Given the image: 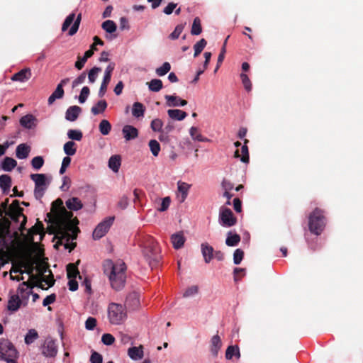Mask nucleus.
Masks as SVG:
<instances>
[{"mask_svg": "<svg viewBox=\"0 0 363 363\" xmlns=\"http://www.w3.org/2000/svg\"><path fill=\"white\" fill-rule=\"evenodd\" d=\"M202 31L201 20L199 17L194 19L191 33L192 35H199Z\"/></svg>", "mask_w": 363, "mask_h": 363, "instance_id": "obj_46", "label": "nucleus"}, {"mask_svg": "<svg viewBox=\"0 0 363 363\" xmlns=\"http://www.w3.org/2000/svg\"><path fill=\"white\" fill-rule=\"evenodd\" d=\"M107 107V102L105 100H101L97 104L92 106L91 111L94 115H98L103 113Z\"/></svg>", "mask_w": 363, "mask_h": 363, "instance_id": "obj_39", "label": "nucleus"}, {"mask_svg": "<svg viewBox=\"0 0 363 363\" xmlns=\"http://www.w3.org/2000/svg\"><path fill=\"white\" fill-rule=\"evenodd\" d=\"M241 238L240 235L237 233H233L232 231H229L227 233V238L225 239V244L229 247L237 246L240 242Z\"/></svg>", "mask_w": 363, "mask_h": 363, "instance_id": "obj_27", "label": "nucleus"}, {"mask_svg": "<svg viewBox=\"0 0 363 363\" xmlns=\"http://www.w3.org/2000/svg\"><path fill=\"white\" fill-rule=\"evenodd\" d=\"M170 69L171 65L169 62H166L163 63V65L161 67L157 68L155 72L157 76L162 77L168 73L170 71Z\"/></svg>", "mask_w": 363, "mask_h": 363, "instance_id": "obj_48", "label": "nucleus"}, {"mask_svg": "<svg viewBox=\"0 0 363 363\" xmlns=\"http://www.w3.org/2000/svg\"><path fill=\"white\" fill-rule=\"evenodd\" d=\"M164 98L167 100V106H184L187 104V101L177 96L165 95Z\"/></svg>", "mask_w": 363, "mask_h": 363, "instance_id": "obj_17", "label": "nucleus"}, {"mask_svg": "<svg viewBox=\"0 0 363 363\" xmlns=\"http://www.w3.org/2000/svg\"><path fill=\"white\" fill-rule=\"evenodd\" d=\"M67 136L71 140L80 141L83 137V135L81 130L71 129L68 130Z\"/></svg>", "mask_w": 363, "mask_h": 363, "instance_id": "obj_50", "label": "nucleus"}, {"mask_svg": "<svg viewBox=\"0 0 363 363\" xmlns=\"http://www.w3.org/2000/svg\"><path fill=\"white\" fill-rule=\"evenodd\" d=\"M129 203V199L127 196L123 195L121 196L119 199V201L117 203V207L121 210L125 209Z\"/></svg>", "mask_w": 363, "mask_h": 363, "instance_id": "obj_59", "label": "nucleus"}, {"mask_svg": "<svg viewBox=\"0 0 363 363\" xmlns=\"http://www.w3.org/2000/svg\"><path fill=\"white\" fill-rule=\"evenodd\" d=\"M65 153L69 157L75 155L77 152L76 143L73 141L67 142L63 147Z\"/></svg>", "mask_w": 363, "mask_h": 363, "instance_id": "obj_41", "label": "nucleus"}, {"mask_svg": "<svg viewBox=\"0 0 363 363\" xmlns=\"http://www.w3.org/2000/svg\"><path fill=\"white\" fill-rule=\"evenodd\" d=\"M178 191L181 194V196L179 197L180 202L182 203L185 201V199L187 197L189 190L191 187V185L183 182H178Z\"/></svg>", "mask_w": 363, "mask_h": 363, "instance_id": "obj_28", "label": "nucleus"}, {"mask_svg": "<svg viewBox=\"0 0 363 363\" xmlns=\"http://www.w3.org/2000/svg\"><path fill=\"white\" fill-rule=\"evenodd\" d=\"M222 347V342L218 335H215L211 340V352L213 357H217L218 351Z\"/></svg>", "mask_w": 363, "mask_h": 363, "instance_id": "obj_22", "label": "nucleus"}, {"mask_svg": "<svg viewBox=\"0 0 363 363\" xmlns=\"http://www.w3.org/2000/svg\"><path fill=\"white\" fill-rule=\"evenodd\" d=\"M80 260H77L76 263H69L67 266V274L68 279H74L77 278L79 276V279H82V277L79 274V272L77 267V265L79 264Z\"/></svg>", "mask_w": 363, "mask_h": 363, "instance_id": "obj_25", "label": "nucleus"}, {"mask_svg": "<svg viewBox=\"0 0 363 363\" xmlns=\"http://www.w3.org/2000/svg\"><path fill=\"white\" fill-rule=\"evenodd\" d=\"M233 356H235L238 359L240 357V349L238 345L228 346L225 351V358L227 359H231Z\"/></svg>", "mask_w": 363, "mask_h": 363, "instance_id": "obj_35", "label": "nucleus"}, {"mask_svg": "<svg viewBox=\"0 0 363 363\" xmlns=\"http://www.w3.org/2000/svg\"><path fill=\"white\" fill-rule=\"evenodd\" d=\"M0 356L6 362L11 361L12 358H17L18 352L9 340L2 339L0 340Z\"/></svg>", "mask_w": 363, "mask_h": 363, "instance_id": "obj_8", "label": "nucleus"}, {"mask_svg": "<svg viewBox=\"0 0 363 363\" xmlns=\"http://www.w3.org/2000/svg\"><path fill=\"white\" fill-rule=\"evenodd\" d=\"M121 164V157L118 155H112L108 160V167L114 172H118Z\"/></svg>", "mask_w": 363, "mask_h": 363, "instance_id": "obj_32", "label": "nucleus"}, {"mask_svg": "<svg viewBox=\"0 0 363 363\" xmlns=\"http://www.w3.org/2000/svg\"><path fill=\"white\" fill-rule=\"evenodd\" d=\"M108 318L111 324L119 325L126 318V311L123 306L111 303L108 307Z\"/></svg>", "mask_w": 363, "mask_h": 363, "instance_id": "obj_5", "label": "nucleus"}, {"mask_svg": "<svg viewBox=\"0 0 363 363\" xmlns=\"http://www.w3.org/2000/svg\"><path fill=\"white\" fill-rule=\"evenodd\" d=\"M325 226V217L324 211L315 208L308 216V228L311 233L319 235L323 231Z\"/></svg>", "mask_w": 363, "mask_h": 363, "instance_id": "obj_4", "label": "nucleus"}, {"mask_svg": "<svg viewBox=\"0 0 363 363\" xmlns=\"http://www.w3.org/2000/svg\"><path fill=\"white\" fill-rule=\"evenodd\" d=\"M91 363H102V355L96 352H93L90 357Z\"/></svg>", "mask_w": 363, "mask_h": 363, "instance_id": "obj_64", "label": "nucleus"}, {"mask_svg": "<svg viewBox=\"0 0 363 363\" xmlns=\"http://www.w3.org/2000/svg\"><path fill=\"white\" fill-rule=\"evenodd\" d=\"M73 213L68 211L65 207L61 208L60 211H56L53 218L54 228L57 230V234L60 235V238H66L67 241L70 239L75 240L78 233L80 232L77 227L79 220L77 218L72 219Z\"/></svg>", "mask_w": 363, "mask_h": 363, "instance_id": "obj_1", "label": "nucleus"}, {"mask_svg": "<svg viewBox=\"0 0 363 363\" xmlns=\"http://www.w3.org/2000/svg\"><path fill=\"white\" fill-rule=\"evenodd\" d=\"M219 223L225 228H230L237 223V218L234 216L233 211L225 207H221L218 218Z\"/></svg>", "mask_w": 363, "mask_h": 363, "instance_id": "obj_9", "label": "nucleus"}, {"mask_svg": "<svg viewBox=\"0 0 363 363\" xmlns=\"http://www.w3.org/2000/svg\"><path fill=\"white\" fill-rule=\"evenodd\" d=\"M125 306L130 310L137 309L140 306L139 294L135 291L130 293L125 298Z\"/></svg>", "mask_w": 363, "mask_h": 363, "instance_id": "obj_14", "label": "nucleus"}, {"mask_svg": "<svg viewBox=\"0 0 363 363\" xmlns=\"http://www.w3.org/2000/svg\"><path fill=\"white\" fill-rule=\"evenodd\" d=\"M149 147L152 154L157 157L160 151V145L156 140H150L149 141Z\"/></svg>", "mask_w": 363, "mask_h": 363, "instance_id": "obj_47", "label": "nucleus"}, {"mask_svg": "<svg viewBox=\"0 0 363 363\" xmlns=\"http://www.w3.org/2000/svg\"><path fill=\"white\" fill-rule=\"evenodd\" d=\"M249 142L248 140L245 139L244 141V145L241 147V154H240L239 150H237L235 152L234 157L236 158H240L241 162L244 163H248L250 160L249 157V151L247 143Z\"/></svg>", "mask_w": 363, "mask_h": 363, "instance_id": "obj_18", "label": "nucleus"}, {"mask_svg": "<svg viewBox=\"0 0 363 363\" xmlns=\"http://www.w3.org/2000/svg\"><path fill=\"white\" fill-rule=\"evenodd\" d=\"M89 93H90L89 88L88 86H84L81 90V93L79 96V101L81 104L84 103L86 101V99L89 95Z\"/></svg>", "mask_w": 363, "mask_h": 363, "instance_id": "obj_56", "label": "nucleus"}, {"mask_svg": "<svg viewBox=\"0 0 363 363\" xmlns=\"http://www.w3.org/2000/svg\"><path fill=\"white\" fill-rule=\"evenodd\" d=\"M28 234L29 236V241L32 243L33 247H36L38 243L34 242L33 235L40 234L42 238L45 235L44 226L42 222L38 221L35 225L29 229Z\"/></svg>", "mask_w": 363, "mask_h": 363, "instance_id": "obj_13", "label": "nucleus"}, {"mask_svg": "<svg viewBox=\"0 0 363 363\" xmlns=\"http://www.w3.org/2000/svg\"><path fill=\"white\" fill-rule=\"evenodd\" d=\"M23 208L20 206V201L18 200H14L9 206V211L6 212V215L16 223L19 222L20 218H23V220L19 227V230L21 232L26 229L27 222V217L23 213Z\"/></svg>", "mask_w": 363, "mask_h": 363, "instance_id": "obj_6", "label": "nucleus"}, {"mask_svg": "<svg viewBox=\"0 0 363 363\" xmlns=\"http://www.w3.org/2000/svg\"><path fill=\"white\" fill-rule=\"evenodd\" d=\"M163 122L160 118L153 119L150 123V128L154 132H160L162 130Z\"/></svg>", "mask_w": 363, "mask_h": 363, "instance_id": "obj_51", "label": "nucleus"}, {"mask_svg": "<svg viewBox=\"0 0 363 363\" xmlns=\"http://www.w3.org/2000/svg\"><path fill=\"white\" fill-rule=\"evenodd\" d=\"M82 19V14L79 13L77 17L75 18V13H70L65 20L62 26V31L65 32L66 31L69 27L72 24V27L70 28L69 30V35H73L75 34L79 27V24Z\"/></svg>", "mask_w": 363, "mask_h": 363, "instance_id": "obj_10", "label": "nucleus"}, {"mask_svg": "<svg viewBox=\"0 0 363 363\" xmlns=\"http://www.w3.org/2000/svg\"><path fill=\"white\" fill-rule=\"evenodd\" d=\"M39 337L38 333L35 329L28 330L27 334L25 336V343L26 345H30L34 342Z\"/></svg>", "mask_w": 363, "mask_h": 363, "instance_id": "obj_40", "label": "nucleus"}, {"mask_svg": "<svg viewBox=\"0 0 363 363\" xmlns=\"http://www.w3.org/2000/svg\"><path fill=\"white\" fill-rule=\"evenodd\" d=\"M199 288L197 286H191L186 289L183 294L184 297H189L198 293Z\"/></svg>", "mask_w": 363, "mask_h": 363, "instance_id": "obj_63", "label": "nucleus"}, {"mask_svg": "<svg viewBox=\"0 0 363 363\" xmlns=\"http://www.w3.org/2000/svg\"><path fill=\"white\" fill-rule=\"evenodd\" d=\"M30 150V147L24 143L20 144L16 147V155L18 159H26L28 157Z\"/></svg>", "mask_w": 363, "mask_h": 363, "instance_id": "obj_29", "label": "nucleus"}, {"mask_svg": "<svg viewBox=\"0 0 363 363\" xmlns=\"http://www.w3.org/2000/svg\"><path fill=\"white\" fill-rule=\"evenodd\" d=\"M23 304V301L21 300L18 294H12L9 296L7 310L11 313L16 312Z\"/></svg>", "mask_w": 363, "mask_h": 363, "instance_id": "obj_15", "label": "nucleus"}, {"mask_svg": "<svg viewBox=\"0 0 363 363\" xmlns=\"http://www.w3.org/2000/svg\"><path fill=\"white\" fill-rule=\"evenodd\" d=\"M30 279L32 282V286H31V288L32 289L35 287V286H38V288H40L41 289L43 290H47L48 288H45L44 286V285L42 284L43 281L42 279L40 278V277L38 275H34V274H31L30 277Z\"/></svg>", "mask_w": 363, "mask_h": 363, "instance_id": "obj_44", "label": "nucleus"}, {"mask_svg": "<svg viewBox=\"0 0 363 363\" xmlns=\"http://www.w3.org/2000/svg\"><path fill=\"white\" fill-rule=\"evenodd\" d=\"M42 354L46 357H54L57 353V347L55 340L46 338L41 347Z\"/></svg>", "mask_w": 363, "mask_h": 363, "instance_id": "obj_12", "label": "nucleus"}, {"mask_svg": "<svg viewBox=\"0 0 363 363\" xmlns=\"http://www.w3.org/2000/svg\"><path fill=\"white\" fill-rule=\"evenodd\" d=\"M30 179L35 182L34 196L36 199L40 200L48 186L46 177L44 174H32Z\"/></svg>", "mask_w": 363, "mask_h": 363, "instance_id": "obj_7", "label": "nucleus"}, {"mask_svg": "<svg viewBox=\"0 0 363 363\" xmlns=\"http://www.w3.org/2000/svg\"><path fill=\"white\" fill-rule=\"evenodd\" d=\"M96 325V319L93 317H89L85 322V328L89 330H92Z\"/></svg>", "mask_w": 363, "mask_h": 363, "instance_id": "obj_62", "label": "nucleus"}, {"mask_svg": "<svg viewBox=\"0 0 363 363\" xmlns=\"http://www.w3.org/2000/svg\"><path fill=\"white\" fill-rule=\"evenodd\" d=\"M32 282L30 279L27 281H23L22 284H21L17 289V294H21L26 293V291H32Z\"/></svg>", "mask_w": 363, "mask_h": 363, "instance_id": "obj_49", "label": "nucleus"}, {"mask_svg": "<svg viewBox=\"0 0 363 363\" xmlns=\"http://www.w3.org/2000/svg\"><path fill=\"white\" fill-rule=\"evenodd\" d=\"M56 301V294H52L48 296H46L43 301V306H48V311H51L52 308L49 306L50 304L53 303Z\"/></svg>", "mask_w": 363, "mask_h": 363, "instance_id": "obj_55", "label": "nucleus"}, {"mask_svg": "<svg viewBox=\"0 0 363 363\" xmlns=\"http://www.w3.org/2000/svg\"><path fill=\"white\" fill-rule=\"evenodd\" d=\"M171 241L174 248L180 249L184 246L185 238L182 232L174 233L171 236Z\"/></svg>", "mask_w": 363, "mask_h": 363, "instance_id": "obj_26", "label": "nucleus"}, {"mask_svg": "<svg viewBox=\"0 0 363 363\" xmlns=\"http://www.w3.org/2000/svg\"><path fill=\"white\" fill-rule=\"evenodd\" d=\"M44 164V160L41 156H36L31 160V165L35 169H40Z\"/></svg>", "mask_w": 363, "mask_h": 363, "instance_id": "obj_53", "label": "nucleus"}, {"mask_svg": "<svg viewBox=\"0 0 363 363\" xmlns=\"http://www.w3.org/2000/svg\"><path fill=\"white\" fill-rule=\"evenodd\" d=\"M128 355L133 360L141 359L143 357V347H132L128 350Z\"/></svg>", "mask_w": 363, "mask_h": 363, "instance_id": "obj_24", "label": "nucleus"}, {"mask_svg": "<svg viewBox=\"0 0 363 363\" xmlns=\"http://www.w3.org/2000/svg\"><path fill=\"white\" fill-rule=\"evenodd\" d=\"M244 257V252L241 249H236L233 253V262L235 264H239Z\"/></svg>", "mask_w": 363, "mask_h": 363, "instance_id": "obj_54", "label": "nucleus"}, {"mask_svg": "<svg viewBox=\"0 0 363 363\" xmlns=\"http://www.w3.org/2000/svg\"><path fill=\"white\" fill-rule=\"evenodd\" d=\"M64 89L61 87L60 85H57L55 90L52 92V94L49 96L48 99V105H52L56 99H62L64 96Z\"/></svg>", "mask_w": 363, "mask_h": 363, "instance_id": "obj_31", "label": "nucleus"}, {"mask_svg": "<svg viewBox=\"0 0 363 363\" xmlns=\"http://www.w3.org/2000/svg\"><path fill=\"white\" fill-rule=\"evenodd\" d=\"M17 165V162L9 157H6L2 162L1 167L4 171L11 172Z\"/></svg>", "mask_w": 363, "mask_h": 363, "instance_id": "obj_36", "label": "nucleus"}, {"mask_svg": "<svg viewBox=\"0 0 363 363\" xmlns=\"http://www.w3.org/2000/svg\"><path fill=\"white\" fill-rule=\"evenodd\" d=\"M115 218L108 217L104 219L102 222L99 223L95 228L92 236L94 240H99L104 237L108 231L109 228L112 225Z\"/></svg>", "mask_w": 363, "mask_h": 363, "instance_id": "obj_11", "label": "nucleus"}, {"mask_svg": "<svg viewBox=\"0 0 363 363\" xmlns=\"http://www.w3.org/2000/svg\"><path fill=\"white\" fill-rule=\"evenodd\" d=\"M37 121L36 118L32 114H27L20 119V124L23 127L31 129L36 125L35 122Z\"/></svg>", "mask_w": 363, "mask_h": 363, "instance_id": "obj_20", "label": "nucleus"}, {"mask_svg": "<svg viewBox=\"0 0 363 363\" xmlns=\"http://www.w3.org/2000/svg\"><path fill=\"white\" fill-rule=\"evenodd\" d=\"M145 106L140 102H135L133 105L132 114L135 118L143 117L145 113Z\"/></svg>", "mask_w": 363, "mask_h": 363, "instance_id": "obj_37", "label": "nucleus"}, {"mask_svg": "<svg viewBox=\"0 0 363 363\" xmlns=\"http://www.w3.org/2000/svg\"><path fill=\"white\" fill-rule=\"evenodd\" d=\"M110 82H111L110 78L104 77L102 83L101 84V86H100V89L99 91V94H98L99 97L101 98L105 95L106 90H107L108 85Z\"/></svg>", "mask_w": 363, "mask_h": 363, "instance_id": "obj_52", "label": "nucleus"}, {"mask_svg": "<svg viewBox=\"0 0 363 363\" xmlns=\"http://www.w3.org/2000/svg\"><path fill=\"white\" fill-rule=\"evenodd\" d=\"M100 133L104 135L109 134L111 130V125L107 120H102L99 125Z\"/></svg>", "mask_w": 363, "mask_h": 363, "instance_id": "obj_43", "label": "nucleus"}, {"mask_svg": "<svg viewBox=\"0 0 363 363\" xmlns=\"http://www.w3.org/2000/svg\"><path fill=\"white\" fill-rule=\"evenodd\" d=\"M102 342L106 345H111L115 342V337L109 333H105L101 337Z\"/></svg>", "mask_w": 363, "mask_h": 363, "instance_id": "obj_61", "label": "nucleus"}, {"mask_svg": "<svg viewBox=\"0 0 363 363\" xmlns=\"http://www.w3.org/2000/svg\"><path fill=\"white\" fill-rule=\"evenodd\" d=\"M201 253L206 263H209L213 258L214 250L208 243L204 242L201 245Z\"/></svg>", "mask_w": 363, "mask_h": 363, "instance_id": "obj_16", "label": "nucleus"}, {"mask_svg": "<svg viewBox=\"0 0 363 363\" xmlns=\"http://www.w3.org/2000/svg\"><path fill=\"white\" fill-rule=\"evenodd\" d=\"M102 28L111 35L116 30V25L113 21L107 20L102 23Z\"/></svg>", "mask_w": 363, "mask_h": 363, "instance_id": "obj_45", "label": "nucleus"}, {"mask_svg": "<svg viewBox=\"0 0 363 363\" xmlns=\"http://www.w3.org/2000/svg\"><path fill=\"white\" fill-rule=\"evenodd\" d=\"M189 135L194 140H197L199 142H208L209 140L203 136L197 127L192 126L189 129Z\"/></svg>", "mask_w": 363, "mask_h": 363, "instance_id": "obj_34", "label": "nucleus"}, {"mask_svg": "<svg viewBox=\"0 0 363 363\" xmlns=\"http://www.w3.org/2000/svg\"><path fill=\"white\" fill-rule=\"evenodd\" d=\"M140 245L143 248L144 257L150 266L156 267L161 258L160 249L156 240L149 235H144L140 238Z\"/></svg>", "mask_w": 363, "mask_h": 363, "instance_id": "obj_3", "label": "nucleus"}, {"mask_svg": "<svg viewBox=\"0 0 363 363\" xmlns=\"http://www.w3.org/2000/svg\"><path fill=\"white\" fill-rule=\"evenodd\" d=\"M81 111L82 108L78 106H70L66 111L65 118L69 121H75Z\"/></svg>", "mask_w": 363, "mask_h": 363, "instance_id": "obj_23", "label": "nucleus"}, {"mask_svg": "<svg viewBox=\"0 0 363 363\" xmlns=\"http://www.w3.org/2000/svg\"><path fill=\"white\" fill-rule=\"evenodd\" d=\"M240 78H241V80H242V82L243 84L245 89L247 91H250L252 89V84H251V81L250 80L248 76L245 73H241Z\"/></svg>", "mask_w": 363, "mask_h": 363, "instance_id": "obj_57", "label": "nucleus"}, {"mask_svg": "<svg viewBox=\"0 0 363 363\" xmlns=\"http://www.w3.org/2000/svg\"><path fill=\"white\" fill-rule=\"evenodd\" d=\"M162 86V82L159 79H153L148 83L149 89L155 92L160 91Z\"/></svg>", "mask_w": 363, "mask_h": 363, "instance_id": "obj_42", "label": "nucleus"}, {"mask_svg": "<svg viewBox=\"0 0 363 363\" xmlns=\"http://www.w3.org/2000/svg\"><path fill=\"white\" fill-rule=\"evenodd\" d=\"M66 206L71 211H77L82 208L83 204L79 199L72 197L66 201Z\"/></svg>", "mask_w": 363, "mask_h": 363, "instance_id": "obj_33", "label": "nucleus"}, {"mask_svg": "<svg viewBox=\"0 0 363 363\" xmlns=\"http://www.w3.org/2000/svg\"><path fill=\"white\" fill-rule=\"evenodd\" d=\"M234 281L235 282L240 281L242 277L245 275V269L235 267L233 271Z\"/></svg>", "mask_w": 363, "mask_h": 363, "instance_id": "obj_58", "label": "nucleus"}, {"mask_svg": "<svg viewBox=\"0 0 363 363\" xmlns=\"http://www.w3.org/2000/svg\"><path fill=\"white\" fill-rule=\"evenodd\" d=\"M167 114L170 118L176 121H182L187 116V113L180 109H169Z\"/></svg>", "mask_w": 363, "mask_h": 363, "instance_id": "obj_30", "label": "nucleus"}, {"mask_svg": "<svg viewBox=\"0 0 363 363\" xmlns=\"http://www.w3.org/2000/svg\"><path fill=\"white\" fill-rule=\"evenodd\" d=\"M11 186V178L7 174L0 176V187L4 192L9 191Z\"/></svg>", "mask_w": 363, "mask_h": 363, "instance_id": "obj_38", "label": "nucleus"}, {"mask_svg": "<svg viewBox=\"0 0 363 363\" xmlns=\"http://www.w3.org/2000/svg\"><path fill=\"white\" fill-rule=\"evenodd\" d=\"M101 70L100 67H94L89 71L88 78L91 83H94L96 81V75Z\"/></svg>", "mask_w": 363, "mask_h": 363, "instance_id": "obj_60", "label": "nucleus"}, {"mask_svg": "<svg viewBox=\"0 0 363 363\" xmlns=\"http://www.w3.org/2000/svg\"><path fill=\"white\" fill-rule=\"evenodd\" d=\"M122 131L126 140H133L138 136V129L130 125H125Z\"/></svg>", "mask_w": 363, "mask_h": 363, "instance_id": "obj_21", "label": "nucleus"}, {"mask_svg": "<svg viewBox=\"0 0 363 363\" xmlns=\"http://www.w3.org/2000/svg\"><path fill=\"white\" fill-rule=\"evenodd\" d=\"M31 77V71L29 68H25L14 74L11 79L13 81L26 82Z\"/></svg>", "mask_w": 363, "mask_h": 363, "instance_id": "obj_19", "label": "nucleus"}, {"mask_svg": "<svg viewBox=\"0 0 363 363\" xmlns=\"http://www.w3.org/2000/svg\"><path fill=\"white\" fill-rule=\"evenodd\" d=\"M104 273L108 275L111 287L116 291L121 290L126 281V264L118 259L115 262L111 259H106L104 262Z\"/></svg>", "mask_w": 363, "mask_h": 363, "instance_id": "obj_2", "label": "nucleus"}]
</instances>
